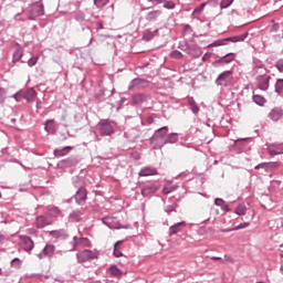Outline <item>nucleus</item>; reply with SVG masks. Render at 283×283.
Instances as JSON below:
<instances>
[{
  "label": "nucleus",
  "instance_id": "nucleus-1",
  "mask_svg": "<svg viewBox=\"0 0 283 283\" xmlns=\"http://www.w3.org/2000/svg\"><path fill=\"white\" fill-rule=\"evenodd\" d=\"M98 258V252L91 251V250H84L82 252L77 253V262H87L90 260H96Z\"/></svg>",
  "mask_w": 283,
  "mask_h": 283
},
{
  "label": "nucleus",
  "instance_id": "nucleus-2",
  "mask_svg": "<svg viewBox=\"0 0 283 283\" xmlns=\"http://www.w3.org/2000/svg\"><path fill=\"white\" fill-rule=\"evenodd\" d=\"M231 76H233V71H224L217 77V85H224L227 87L231 81Z\"/></svg>",
  "mask_w": 283,
  "mask_h": 283
},
{
  "label": "nucleus",
  "instance_id": "nucleus-3",
  "mask_svg": "<svg viewBox=\"0 0 283 283\" xmlns=\"http://www.w3.org/2000/svg\"><path fill=\"white\" fill-rule=\"evenodd\" d=\"M52 224V219L48 216H40L35 219V227L38 229H44V227H50Z\"/></svg>",
  "mask_w": 283,
  "mask_h": 283
},
{
  "label": "nucleus",
  "instance_id": "nucleus-4",
  "mask_svg": "<svg viewBox=\"0 0 283 283\" xmlns=\"http://www.w3.org/2000/svg\"><path fill=\"white\" fill-rule=\"evenodd\" d=\"M283 116V111L280 107H274L269 113V118L272 119L274 123H277L280 118Z\"/></svg>",
  "mask_w": 283,
  "mask_h": 283
},
{
  "label": "nucleus",
  "instance_id": "nucleus-5",
  "mask_svg": "<svg viewBox=\"0 0 283 283\" xmlns=\"http://www.w3.org/2000/svg\"><path fill=\"white\" fill-rule=\"evenodd\" d=\"M75 200L78 205H83V202L87 200V190L85 188L78 189L75 195Z\"/></svg>",
  "mask_w": 283,
  "mask_h": 283
},
{
  "label": "nucleus",
  "instance_id": "nucleus-6",
  "mask_svg": "<svg viewBox=\"0 0 283 283\" xmlns=\"http://www.w3.org/2000/svg\"><path fill=\"white\" fill-rule=\"evenodd\" d=\"M139 176H142V177L158 176V170H156V168H154V167L147 166V167H144L140 169Z\"/></svg>",
  "mask_w": 283,
  "mask_h": 283
},
{
  "label": "nucleus",
  "instance_id": "nucleus-7",
  "mask_svg": "<svg viewBox=\"0 0 283 283\" xmlns=\"http://www.w3.org/2000/svg\"><path fill=\"white\" fill-rule=\"evenodd\" d=\"M36 17H43V6L41 4H35L31 9V20L36 19Z\"/></svg>",
  "mask_w": 283,
  "mask_h": 283
},
{
  "label": "nucleus",
  "instance_id": "nucleus-8",
  "mask_svg": "<svg viewBox=\"0 0 283 283\" xmlns=\"http://www.w3.org/2000/svg\"><path fill=\"white\" fill-rule=\"evenodd\" d=\"M268 151L270 156H279V154H283V146L272 144L268 147Z\"/></svg>",
  "mask_w": 283,
  "mask_h": 283
},
{
  "label": "nucleus",
  "instance_id": "nucleus-9",
  "mask_svg": "<svg viewBox=\"0 0 283 283\" xmlns=\"http://www.w3.org/2000/svg\"><path fill=\"white\" fill-rule=\"evenodd\" d=\"M188 54H190V56H193V59H200V56H202V50L200 49V46L193 45L188 49Z\"/></svg>",
  "mask_w": 283,
  "mask_h": 283
},
{
  "label": "nucleus",
  "instance_id": "nucleus-10",
  "mask_svg": "<svg viewBox=\"0 0 283 283\" xmlns=\"http://www.w3.org/2000/svg\"><path fill=\"white\" fill-rule=\"evenodd\" d=\"M23 98L28 101V103H32L34 98H36V91L34 88H29L25 92H22Z\"/></svg>",
  "mask_w": 283,
  "mask_h": 283
},
{
  "label": "nucleus",
  "instance_id": "nucleus-11",
  "mask_svg": "<svg viewBox=\"0 0 283 283\" xmlns=\"http://www.w3.org/2000/svg\"><path fill=\"white\" fill-rule=\"evenodd\" d=\"M101 134L102 136H112L114 128L108 123H104L101 126Z\"/></svg>",
  "mask_w": 283,
  "mask_h": 283
},
{
  "label": "nucleus",
  "instance_id": "nucleus-12",
  "mask_svg": "<svg viewBox=\"0 0 283 283\" xmlns=\"http://www.w3.org/2000/svg\"><path fill=\"white\" fill-rule=\"evenodd\" d=\"M71 149H72V146H66L62 149H55L54 156H55V158H61L63 156H67V154H70Z\"/></svg>",
  "mask_w": 283,
  "mask_h": 283
},
{
  "label": "nucleus",
  "instance_id": "nucleus-13",
  "mask_svg": "<svg viewBox=\"0 0 283 283\" xmlns=\"http://www.w3.org/2000/svg\"><path fill=\"white\" fill-rule=\"evenodd\" d=\"M158 191V186H148L142 190V196H151V193H156Z\"/></svg>",
  "mask_w": 283,
  "mask_h": 283
},
{
  "label": "nucleus",
  "instance_id": "nucleus-14",
  "mask_svg": "<svg viewBox=\"0 0 283 283\" xmlns=\"http://www.w3.org/2000/svg\"><path fill=\"white\" fill-rule=\"evenodd\" d=\"M231 61H235V54L233 53H228L226 56H223L221 60L216 61L213 65L217 63H231Z\"/></svg>",
  "mask_w": 283,
  "mask_h": 283
},
{
  "label": "nucleus",
  "instance_id": "nucleus-15",
  "mask_svg": "<svg viewBox=\"0 0 283 283\" xmlns=\"http://www.w3.org/2000/svg\"><path fill=\"white\" fill-rule=\"evenodd\" d=\"M108 273L112 275V277H120V275H123V271H120V269H118L116 265H112L108 269Z\"/></svg>",
  "mask_w": 283,
  "mask_h": 283
},
{
  "label": "nucleus",
  "instance_id": "nucleus-16",
  "mask_svg": "<svg viewBox=\"0 0 283 283\" xmlns=\"http://www.w3.org/2000/svg\"><path fill=\"white\" fill-rule=\"evenodd\" d=\"M145 101H147V96H145L143 94H136L133 96V103L135 105H143V103H145Z\"/></svg>",
  "mask_w": 283,
  "mask_h": 283
},
{
  "label": "nucleus",
  "instance_id": "nucleus-17",
  "mask_svg": "<svg viewBox=\"0 0 283 283\" xmlns=\"http://www.w3.org/2000/svg\"><path fill=\"white\" fill-rule=\"evenodd\" d=\"M122 247H123V241H117L114 245V255L115 258H123V252H122Z\"/></svg>",
  "mask_w": 283,
  "mask_h": 283
},
{
  "label": "nucleus",
  "instance_id": "nucleus-18",
  "mask_svg": "<svg viewBox=\"0 0 283 283\" xmlns=\"http://www.w3.org/2000/svg\"><path fill=\"white\" fill-rule=\"evenodd\" d=\"M187 223L185 221L176 223L175 226L170 227V235H175L176 233H179L180 227H186Z\"/></svg>",
  "mask_w": 283,
  "mask_h": 283
},
{
  "label": "nucleus",
  "instance_id": "nucleus-19",
  "mask_svg": "<svg viewBox=\"0 0 283 283\" xmlns=\"http://www.w3.org/2000/svg\"><path fill=\"white\" fill-rule=\"evenodd\" d=\"M75 247H92V242L87 238H80L75 240Z\"/></svg>",
  "mask_w": 283,
  "mask_h": 283
},
{
  "label": "nucleus",
  "instance_id": "nucleus-20",
  "mask_svg": "<svg viewBox=\"0 0 283 283\" xmlns=\"http://www.w3.org/2000/svg\"><path fill=\"white\" fill-rule=\"evenodd\" d=\"M160 14H163V12L160 10H156V11H150L146 19L147 21H155V19H158V17H160Z\"/></svg>",
  "mask_w": 283,
  "mask_h": 283
},
{
  "label": "nucleus",
  "instance_id": "nucleus-21",
  "mask_svg": "<svg viewBox=\"0 0 283 283\" xmlns=\"http://www.w3.org/2000/svg\"><path fill=\"white\" fill-rule=\"evenodd\" d=\"M55 248L52 244H46L43 249L44 255H48V258H52L54 255Z\"/></svg>",
  "mask_w": 283,
  "mask_h": 283
},
{
  "label": "nucleus",
  "instance_id": "nucleus-22",
  "mask_svg": "<svg viewBox=\"0 0 283 283\" xmlns=\"http://www.w3.org/2000/svg\"><path fill=\"white\" fill-rule=\"evenodd\" d=\"M168 130H169V128L167 126H164V127L156 130L155 136L157 138H165L167 136Z\"/></svg>",
  "mask_w": 283,
  "mask_h": 283
},
{
  "label": "nucleus",
  "instance_id": "nucleus-23",
  "mask_svg": "<svg viewBox=\"0 0 283 283\" xmlns=\"http://www.w3.org/2000/svg\"><path fill=\"white\" fill-rule=\"evenodd\" d=\"M244 39H247V35H235V36L227 38V39H223V40L226 42L230 41L231 43H238L240 41H244Z\"/></svg>",
  "mask_w": 283,
  "mask_h": 283
},
{
  "label": "nucleus",
  "instance_id": "nucleus-24",
  "mask_svg": "<svg viewBox=\"0 0 283 283\" xmlns=\"http://www.w3.org/2000/svg\"><path fill=\"white\" fill-rule=\"evenodd\" d=\"M234 213H237V216H247V206L244 205H239L235 210Z\"/></svg>",
  "mask_w": 283,
  "mask_h": 283
},
{
  "label": "nucleus",
  "instance_id": "nucleus-25",
  "mask_svg": "<svg viewBox=\"0 0 283 283\" xmlns=\"http://www.w3.org/2000/svg\"><path fill=\"white\" fill-rule=\"evenodd\" d=\"M220 45H227V40H217L208 45V48H220Z\"/></svg>",
  "mask_w": 283,
  "mask_h": 283
},
{
  "label": "nucleus",
  "instance_id": "nucleus-26",
  "mask_svg": "<svg viewBox=\"0 0 283 283\" xmlns=\"http://www.w3.org/2000/svg\"><path fill=\"white\" fill-rule=\"evenodd\" d=\"M260 90H268L269 88V77L263 76L262 82L259 84Z\"/></svg>",
  "mask_w": 283,
  "mask_h": 283
},
{
  "label": "nucleus",
  "instance_id": "nucleus-27",
  "mask_svg": "<svg viewBox=\"0 0 283 283\" xmlns=\"http://www.w3.org/2000/svg\"><path fill=\"white\" fill-rule=\"evenodd\" d=\"M253 101L254 103H256V105H261V106L264 105V103H266V99H264V97L261 95H254Z\"/></svg>",
  "mask_w": 283,
  "mask_h": 283
},
{
  "label": "nucleus",
  "instance_id": "nucleus-28",
  "mask_svg": "<svg viewBox=\"0 0 283 283\" xmlns=\"http://www.w3.org/2000/svg\"><path fill=\"white\" fill-rule=\"evenodd\" d=\"M189 106H190L191 111L193 112V114H198V112H200L198 104H196V102L193 99L189 101Z\"/></svg>",
  "mask_w": 283,
  "mask_h": 283
},
{
  "label": "nucleus",
  "instance_id": "nucleus-29",
  "mask_svg": "<svg viewBox=\"0 0 283 283\" xmlns=\"http://www.w3.org/2000/svg\"><path fill=\"white\" fill-rule=\"evenodd\" d=\"M54 129V119L46 120L45 130L50 134Z\"/></svg>",
  "mask_w": 283,
  "mask_h": 283
},
{
  "label": "nucleus",
  "instance_id": "nucleus-30",
  "mask_svg": "<svg viewBox=\"0 0 283 283\" xmlns=\"http://www.w3.org/2000/svg\"><path fill=\"white\" fill-rule=\"evenodd\" d=\"M109 3V0H94L96 8H105Z\"/></svg>",
  "mask_w": 283,
  "mask_h": 283
},
{
  "label": "nucleus",
  "instance_id": "nucleus-31",
  "mask_svg": "<svg viewBox=\"0 0 283 283\" xmlns=\"http://www.w3.org/2000/svg\"><path fill=\"white\" fill-rule=\"evenodd\" d=\"M172 191H176V186H165L163 189V193H165V196L172 193Z\"/></svg>",
  "mask_w": 283,
  "mask_h": 283
},
{
  "label": "nucleus",
  "instance_id": "nucleus-32",
  "mask_svg": "<svg viewBox=\"0 0 283 283\" xmlns=\"http://www.w3.org/2000/svg\"><path fill=\"white\" fill-rule=\"evenodd\" d=\"M283 90V80H277L275 83V92H277V94H280Z\"/></svg>",
  "mask_w": 283,
  "mask_h": 283
},
{
  "label": "nucleus",
  "instance_id": "nucleus-33",
  "mask_svg": "<svg viewBox=\"0 0 283 283\" xmlns=\"http://www.w3.org/2000/svg\"><path fill=\"white\" fill-rule=\"evenodd\" d=\"M166 143H178V135L177 134L168 135Z\"/></svg>",
  "mask_w": 283,
  "mask_h": 283
},
{
  "label": "nucleus",
  "instance_id": "nucleus-34",
  "mask_svg": "<svg viewBox=\"0 0 283 283\" xmlns=\"http://www.w3.org/2000/svg\"><path fill=\"white\" fill-rule=\"evenodd\" d=\"M231 3H233V0H222L220 3V8L227 9L229 8V6H231Z\"/></svg>",
  "mask_w": 283,
  "mask_h": 283
},
{
  "label": "nucleus",
  "instance_id": "nucleus-35",
  "mask_svg": "<svg viewBox=\"0 0 283 283\" xmlns=\"http://www.w3.org/2000/svg\"><path fill=\"white\" fill-rule=\"evenodd\" d=\"M207 6V2H202L198 8L193 10V14H200L202 10H205V7Z\"/></svg>",
  "mask_w": 283,
  "mask_h": 283
},
{
  "label": "nucleus",
  "instance_id": "nucleus-36",
  "mask_svg": "<svg viewBox=\"0 0 283 283\" xmlns=\"http://www.w3.org/2000/svg\"><path fill=\"white\" fill-rule=\"evenodd\" d=\"M249 222H243V223H240L239 226H237L235 228L232 229V231H240V229H247V227H249Z\"/></svg>",
  "mask_w": 283,
  "mask_h": 283
},
{
  "label": "nucleus",
  "instance_id": "nucleus-37",
  "mask_svg": "<svg viewBox=\"0 0 283 283\" xmlns=\"http://www.w3.org/2000/svg\"><path fill=\"white\" fill-rule=\"evenodd\" d=\"M164 8H167V10H174V8H176V3H174L172 1H166L164 3Z\"/></svg>",
  "mask_w": 283,
  "mask_h": 283
},
{
  "label": "nucleus",
  "instance_id": "nucleus-38",
  "mask_svg": "<svg viewBox=\"0 0 283 283\" xmlns=\"http://www.w3.org/2000/svg\"><path fill=\"white\" fill-rule=\"evenodd\" d=\"M6 101V88L0 87V103H3Z\"/></svg>",
  "mask_w": 283,
  "mask_h": 283
},
{
  "label": "nucleus",
  "instance_id": "nucleus-39",
  "mask_svg": "<svg viewBox=\"0 0 283 283\" xmlns=\"http://www.w3.org/2000/svg\"><path fill=\"white\" fill-rule=\"evenodd\" d=\"M11 266H15V269H19V266H21V260L19 259H13L11 261Z\"/></svg>",
  "mask_w": 283,
  "mask_h": 283
},
{
  "label": "nucleus",
  "instance_id": "nucleus-40",
  "mask_svg": "<svg viewBox=\"0 0 283 283\" xmlns=\"http://www.w3.org/2000/svg\"><path fill=\"white\" fill-rule=\"evenodd\" d=\"M171 56L172 59H182V53L180 51H174Z\"/></svg>",
  "mask_w": 283,
  "mask_h": 283
},
{
  "label": "nucleus",
  "instance_id": "nucleus-41",
  "mask_svg": "<svg viewBox=\"0 0 283 283\" xmlns=\"http://www.w3.org/2000/svg\"><path fill=\"white\" fill-rule=\"evenodd\" d=\"M276 69L279 70V72H282V73H283V60H280V61L276 63Z\"/></svg>",
  "mask_w": 283,
  "mask_h": 283
},
{
  "label": "nucleus",
  "instance_id": "nucleus-42",
  "mask_svg": "<svg viewBox=\"0 0 283 283\" xmlns=\"http://www.w3.org/2000/svg\"><path fill=\"white\" fill-rule=\"evenodd\" d=\"M214 205H217V207H222V205H224V200L218 198L214 200Z\"/></svg>",
  "mask_w": 283,
  "mask_h": 283
},
{
  "label": "nucleus",
  "instance_id": "nucleus-43",
  "mask_svg": "<svg viewBox=\"0 0 283 283\" xmlns=\"http://www.w3.org/2000/svg\"><path fill=\"white\" fill-rule=\"evenodd\" d=\"M21 98H23V92H20V93H17L15 95H14V99L15 101H21Z\"/></svg>",
  "mask_w": 283,
  "mask_h": 283
},
{
  "label": "nucleus",
  "instance_id": "nucleus-44",
  "mask_svg": "<svg viewBox=\"0 0 283 283\" xmlns=\"http://www.w3.org/2000/svg\"><path fill=\"white\" fill-rule=\"evenodd\" d=\"M144 39H146V41H151V39H154V33H147L144 35Z\"/></svg>",
  "mask_w": 283,
  "mask_h": 283
},
{
  "label": "nucleus",
  "instance_id": "nucleus-45",
  "mask_svg": "<svg viewBox=\"0 0 283 283\" xmlns=\"http://www.w3.org/2000/svg\"><path fill=\"white\" fill-rule=\"evenodd\" d=\"M209 59H211V53H206V54L202 56V61H203V62L209 61Z\"/></svg>",
  "mask_w": 283,
  "mask_h": 283
},
{
  "label": "nucleus",
  "instance_id": "nucleus-46",
  "mask_svg": "<svg viewBox=\"0 0 283 283\" xmlns=\"http://www.w3.org/2000/svg\"><path fill=\"white\" fill-rule=\"evenodd\" d=\"M60 213H61V211L56 208L51 210V216H59Z\"/></svg>",
  "mask_w": 283,
  "mask_h": 283
},
{
  "label": "nucleus",
  "instance_id": "nucleus-47",
  "mask_svg": "<svg viewBox=\"0 0 283 283\" xmlns=\"http://www.w3.org/2000/svg\"><path fill=\"white\" fill-rule=\"evenodd\" d=\"M51 235H54L55 238H59L61 235V232H59V231H51Z\"/></svg>",
  "mask_w": 283,
  "mask_h": 283
},
{
  "label": "nucleus",
  "instance_id": "nucleus-48",
  "mask_svg": "<svg viewBox=\"0 0 283 283\" xmlns=\"http://www.w3.org/2000/svg\"><path fill=\"white\" fill-rule=\"evenodd\" d=\"M103 24L101 22H97L96 23V30H103Z\"/></svg>",
  "mask_w": 283,
  "mask_h": 283
},
{
  "label": "nucleus",
  "instance_id": "nucleus-49",
  "mask_svg": "<svg viewBox=\"0 0 283 283\" xmlns=\"http://www.w3.org/2000/svg\"><path fill=\"white\" fill-rule=\"evenodd\" d=\"M150 3H163L165 0H148Z\"/></svg>",
  "mask_w": 283,
  "mask_h": 283
},
{
  "label": "nucleus",
  "instance_id": "nucleus-50",
  "mask_svg": "<svg viewBox=\"0 0 283 283\" xmlns=\"http://www.w3.org/2000/svg\"><path fill=\"white\" fill-rule=\"evenodd\" d=\"M277 28H279L277 24H273V25H272V31H273V32H277Z\"/></svg>",
  "mask_w": 283,
  "mask_h": 283
},
{
  "label": "nucleus",
  "instance_id": "nucleus-51",
  "mask_svg": "<svg viewBox=\"0 0 283 283\" xmlns=\"http://www.w3.org/2000/svg\"><path fill=\"white\" fill-rule=\"evenodd\" d=\"M211 260H222L220 256H211Z\"/></svg>",
  "mask_w": 283,
  "mask_h": 283
},
{
  "label": "nucleus",
  "instance_id": "nucleus-52",
  "mask_svg": "<svg viewBox=\"0 0 283 283\" xmlns=\"http://www.w3.org/2000/svg\"><path fill=\"white\" fill-rule=\"evenodd\" d=\"M36 63V61H30L29 65H34Z\"/></svg>",
  "mask_w": 283,
  "mask_h": 283
},
{
  "label": "nucleus",
  "instance_id": "nucleus-53",
  "mask_svg": "<svg viewBox=\"0 0 283 283\" xmlns=\"http://www.w3.org/2000/svg\"><path fill=\"white\" fill-rule=\"evenodd\" d=\"M0 242H3V234H0Z\"/></svg>",
  "mask_w": 283,
  "mask_h": 283
},
{
  "label": "nucleus",
  "instance_id": "nucleus-54",
  "mask_svg": "<svg viewBox=\"0 0 283 283\" xmlns=\"http://www.w3.org/2000/svg\"><path fill=\"white\" fill-rule=\"evenodd\" d=\"M228 262L233 263V259L232 258H228Z\"/></svg>",
  "mask_w": 283,
  "mask_h": 283
},
{
  "label": "nucleus",
  "instance_id": "nucleus-55",
  "mask_svg": "<svg viewBox=\"0 0 283 283\" xmlns=\"http://www.w3.org/2000/svg\"><path fill=\"white\" fill-rule=\"evenodd\" d=\"M271 167H277V164H271Z\"/></svg>",
  "mask_w": 283,
  "mask_h": 283
},
{
  "label": "nucleus",
  "instance_id": "nucleus-56",
  "mask_svg": "<svg viewBox=\"0 0 283 283\" xmlns=\"http://www.w3.org/2000/svg\"><path fill=\"white\" fill-rule=\"evenodd\" d=\"M260 167H262V165L256 166L255 169H260Z\"/></svg>",
  "mask_w": 283,
  "mask_h": 283
},
{
  "label": "nucleus",
  "instance_id": "nucleus-57",
  "mask_svg": "<svg viewBox=\"0 0 283 283\" xmlns=\"http://www.w3.org/2000/svg\"><path fill=\"white\" fill-rule=\"evenodd\" d=\"M241 139H237L235 143H240Z\"/></svg>",
  "mask_w": 283,
  "mask_h": 283
},
{
  "label": "nucleus",
  "instance_id": "nucleus-58",
  "mask_svg": "<svg viewBox=\"0 0 283 283\" xmlns=\"http://www.w3.org/2000/svg\"><path fill=\"white\" fill-rule=\"evenodd\" d=\"M197 1H201V0H197Z\"/></svg>",
  "mask_w": 283,
  "mask_h": 283
}]
</instances>
